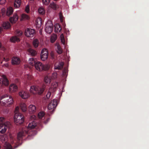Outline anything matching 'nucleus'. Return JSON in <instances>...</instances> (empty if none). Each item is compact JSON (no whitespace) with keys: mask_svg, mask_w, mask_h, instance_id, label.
Here are the masks:
<instances>
[{"mask_svg":"<svg viewBox=\"0 0 149 149\" xmlns=\"http://www.w3.org/2000/svg\"><path fill=\"white\" fill-rule=\"evenodd\" d=\"M36 126L37 124L34 121L30 123L27 127L23 128L18 133L17 135L18 140H21L26 136L29 139L31 138L30 137L35 135L37 133V131L34 129V128H37Z\"/></svg>","mask_w":149,"mask_h":149,"instance_id":"nucleus-1","label":"nucleus"},{"mask_svg":"<svg viewBox=\"0 0 149 149\" xmlns=\"http://www.w3.org/2000/svg\"><path fill=\"white\" fill-rule=\"evenodd\" d=\"M10 124V123L7 121L4 118L0 117V133L2 134L4 133L7 128L9 127Z\"/></svg>","mask_w":149,"mask_h":149,"instance_id":"nucleus-2","label":"nucleus"},{"mask_svg":"<svg viewBox=\"0 0 149 149\" xmlns=\"http://www.w3.org/2000/svg\"><path fill=\"white\" fill-rule=\"evenodd\" d=\"M0 101L1 102H2L6 106H9L13 102L12 97L7 94L1 96L0 98Z\"/></svg>","mask_w":149,"mask_h":149,"instance_id":"nucleus-3","label":"nucleus"},{"mask_svg":"<svg viewBox=\"0 0 149 149\" xmlns=\"http://www.w3.org/2000/svg\"><path fill=\"white\" fill-rule=\"evenodd\" d=\"M45 87V85H43L41 87L36 86H32L30 87V91L31 93L33 94H38L40 95L44 91Z\"/></svg>","mask_w":149,"mask_h":149,"instance_id":"nucleus-4","label":"nucleus"},{"mask_svg":"<svg viewBox=\"0 0 149 149\" xmlns=\"http://www.w3.org/2000/svg\"><path fill=\"white\" fill-rule=\"evenodd\" d=\"M15 123L16 125H20L24 121V116L20 113H15L14 116Z\"/></svg>","mask_w":149,"mask_h":149,"instance_id":"nucleus-5","label":"nucleus"},{"mask_svg":"<svg viewBox=\"0 0 149 149\" xmlns=\"http://www.w3.org/2000/svg\"><path fill=\"white\" fill-rule=\"evenodd\" d=\"M53 25L51 22L48 21L45 25V31L47 33H51L53 30Z\"/></svg>","mask_w":149,"mask_h":149,"instance_id":"nucleus-6","label":"nucleus"},{"mask_svg":"<svg viewBox=\"0 0 149 149\" xmlns=\"http://www.w3.org/2000/svg\"><path fill=\"white\" fill-rule=\"evenodd\" d=\"M35 68L38 70L41 71L42 70H47L48 69L45 67L39 61H37L35 64Z\"/></svg>","mask_w":149,"mask_h":149,"instance_id":"nucleus-7","label":"nucleus"},{"mask_svg":"<svg viewBox=\"0 0 149 149\" xmlns=\"http://www.w3.org/2000/svg\"><path fill=\"white\" fill-rule=\"evenodd\" d=\"M3 78L0 79V88L3 85L8 86L9 84L8 80L5 75H3Z\"/></svg>","mask_w":149,"mask_h":149,"instance_id":"nucleus-8","label":"nucleus"},{"mask_svg":"<svg viewBox=\"0 0 149 149\" xmlns=\"http://www.w3.org/2000/svg\"><path fill=\"white\" fill-rule=\"evenodd\" d=\"M48 56V51L47 49H44L41 51L40 58L43 61H45L47 59Z\"/></svg>","mask_w":149,"mask_h":149,"instance_id":"nucleus-9","label":"nucleus"},{"mask_svg":"<svg viewBox=\"0 0 149 149\" xmlns=\"http://www.w3.org/2000/svg\"><path fill=\"white\" fill-rule=\"evenodd\" d=\"M25 34L28 37H32L35 34V31L34 29L28 28L25 30Z\"/></svg>","mask_w":149,"mask_h":149,"instance_id":"nucleus-10","label":"nucleus"},{"mask_svg":"<svg viewBox=\"0 0 149 149\" xmlns=\"http://www.w3.org/2000/svg\"><path fill=\"white\" fill-rule=\"evenodd\" d=\"M57 105V101L56 100H53L49 104L48 108L49 110H51L55 108Z\"/></svg>","mask_w":149,"mask_h":149,"instance_id":"nucleus-11","label":"nucleus"},{"mask_svg":"<svg viewBox=\"0 0 149 149\" xmlns=\"http://www.w3.org/2000/svg\"><path fill=\"white\" fill-rule=\"evenodd\" d=\"M19 95L23 99L27 98L29 96V93L23 91H20Z\"/></svg>","mask_w":149,"mask_h":149,"instance_id":"nucleus-12","label":"nucleus"},{"mask_svg":"<svg viewBox=\"0 0 149 149\" xmlns=\"http://www.w3.org/2000/svg\"><path fill=\"white\" fill-rule=\"evenodd\" d=\"M18 19V17L17 15L16 14H14L13 17L10 18L9 21L11 23L13 24L15 23Z\"/></svg>","mask_w":149,"mask_h":149,"instance_id":"nucleus-13","label":"nucleus"},{"mask_svg":"<svg viewBox=\"0 0 149 149\" xmlns=\"http://www.w3.org/2000/svg\"><path fill=\"white\" fill-rule=\"evenodd\" d=\"M36 106L33 105H30L28 108V110L29 113H34L36 111Z\"/></svg>","mask_w":149,"mask_h":149,"instance_id":"nucleus-14","label":"nucleus"},{"mask_svg":"<svg viewBox=\"0 0 149 149\" xmlns=\"http://www.w3.org/2000/svg\"><path fill=\"white\" fill-rule=\"evenodd\" d=\"M64 63L61 62L58 63H56L55 64L54 69L55 70H61L63 67Z\"/></svg>","mask_w":149,"mask_h":149,"instance_id":"nucleus-15","label":"nucleus"},{"mask_svg":"<svg viewBox=\"0 0 149 149\" xmlns=\"http://www.w3.org/2000/svg\"><path fill=\"white\" fill-rule=\"evenodd\" d=\"M20 62V59L16 57H13L12 58V63L13 65L19 64Z\"/></svg>","mask_w":149,"mask_h":149,"instance_id":"nucleus-16","label":"nucleus"},{"mask_svg":"<svg viewBox=\"0 0 149 149\" xmlns=\"http://www.w3.org/2000/svg\"><path fill=\"white\" fill-rule=\"evenodd\" d=\"M17 86L14 84H11L9 86V90L10 92H15L17 90Z\"/></svg>","mask_w":149,"mask_h":149,"instance_id":"nucleus-17","label":"nucleus"},{"mask_svg":"<svg viewBox=\"0 0 149 149\" xmlns=\"http://www.w3.org/2000/svg\"><path fill=\"white\" fill-rule=\"evenodd\" d=\"M62 28L61 25L58 24H56L54 25V31L56 33H59L61 32Z\"/></svg>","mask_w":149,"mask_h":149,"instance_id":"nucleus-18","label":"nucleus"},{"mask_svg":"<svg viewBox=\"0 0 149 149\" xmlns=\"http://www.w3.org/2000/svg\"><path fill=\"white\" fill-rule=\"evenodd\" d=\"M21 4V0H15L14 6L15 8H17L19 7Z\"/></svg>","mask_w":149,"mask_h":149,"instance_id":"nucleus-19","label":"nucleus"},{"mask_svg":"<svg viewBox=\"0 0 149 149\" xmlns=\"http://www.w3.org/2000/svg\"><path fill=\"white\" fill-rule=\"evenodd\" d=\"M10 40L11 42H19L20 41L19 38L17 36H13L10 39Z\"/></svg>","mask_w":149,"mask_h":149,"instance_id":"nucleus-20","label":"nucleus"},{"mask_svg":"<svg viewBox=\"0 0 149 149\" xmlns=\"http://www.w3.org/2000/svg\"><path fill=\"white\" fill-rule=\"evenodd\" d=\"M36 24L37 27H40L42 24V20L40 18H38L36 21Z\"/></svg>","mask_w":149,"mask_h":149,"instance_id":"nucleus-21","label":"nucleus"},{"mask_svg":"<svg viewBox=\"0 0 149 149\" xmlns=\"http://www.w3.org/2000/svg\"><path fill=\"white\" fill-rule=\"evenodd\" d=\"M29 54L31 55L32 56H35L37 54L36 52L34 50L31 48H29L28 50Z\"/></svg>","mask_w":149,"mask_h":149,"instance_id":"nucleus-22","label":"nucleus"},{"mask_svg":"<svg viewBox=\"0 0 149 149\" xmlns=\"http://www.w3.org/2000/svg\"><path fill=\"white\" fill-rule=\"evenodd\" d=\"M13 12V8L12 7L8 8L7 10L6 15L8 16H10L12 14Z\"/></svg>","mask_w":149,"mask_h":149,"instance_id":"nucleus-23","label":"nucleus"},{"mask_svg":"<svg viewBox=\"0 0 149 149\" xmlns=\"http://www.w3.org/2000/svg\"><path fill=\"white\" fill-rule=\"evenodd\" d=\"M39 44V40L36 39H34L33 42V44L34 47L35 48H37L38 47Z\"/></svg>","mask_w":149,"mask_h":149,"instance_id":"nucleus-24","label":"nucleus"},{"mask_svg":"<svg viewBox=\"0 0 149 149\" xmlns=\"http://www.w3.org/2000/svg\"><path fill=\"white\" fill-rule=\"evenodd\" d=\"M21 109L23 112H25L27 110L26 104L24 103H21L20 105Z\"/></svg>","mask_w":149,"mask_h":149,"instance_id":"nucleus-25","label":"nucleus"},{"mask_svg":"<svg viewBox=\"0 0 149 149\" xmlns=\"http://www.w3.org/2000/svg\"><path fill=\"white\" fill-rule=\"evenodd\" d=\"M3 27L5 29H8L10 28V25L9 22H5L3 24Z\"/></svg>","mask_w":149,"mask_h":149,"instance_id":"nucleus-26","label":"nucleus"},{"mask_svg":"<svg viewBox=\"0 0 149 149\" xmlns=\"http://www.w3.org/2000/svg\"><path fill=\"white\" fill-rule=\"evenodd\" d=\"M50 6L54 10H56L58 8V6L53 2L50 3Z\"/></svg>","mask_w":149,"mask_h":149,"instance_id":"nucleus-27","label":"nucleus"},{"mask_svg":"<svg viewBox=\"0 0 149 149\" xmlns=\"http://www.w3.org/2000/svg\"><path fill=\"white\" fill-rule=\"evenodd\" d=\"M4 146L5 147V149H13V146L9 143L6 142L4 144Z\"/></svg>","mask_w":149,"mask_h":149,"instance_id":"nucleus-28","label":"nucleus"},{"mask_svg":"<svg viewBox=\"0 0 149 149\" xmlns=\"http://www.w3.org/2000/svg\"><path fill=\"white\" fill-rule=\"evenodd\" d=\"M36 62V61L33 58H30L29 63L32 66H34Z\"/></svg>","mask_w":149,"mask_h":149,"instance_id":"nucleus-29","label":"nucleus"},{"mask_svg":"<svg viewBox=\"0 0 149 149\" xmlns=\"http://www.w3.org/2000/svg\"><path fill=\"white\" fill-rule=\"evenodd\" d=\"M29 18V16L26 14H23L22 15V19L23 20H28Z\"/></svg>","mask_w":149,"mask_h":149,"instance_id":"nucleus-30","label":"nucleus"},{"mask_svg":"<svg viewBox=\"0 0 149 149\" xmlns=\"http://www.w3.org/2000/svg\"><path fill=\"white\" fill-rule=\"evenodd\" d=\"M57 38V36L54 35L51 36V38L50 41L51 42L53 43L56 40Z\"/></svg>","mask_w":149,"mask_h":149,"instance_id":"nucleus-31","label":"nucleus"},{"mask_svg":"<svg viewBox=\"0 0 149 149\" xmlns=\"http://www.w3.org/2000/svg\"><path fill=\"white\" fill-rule=\"evenodd\" d=\"M57 52L59 54H61L62 53L63 50L61 46L59 45L57 46Z\"/></svg>","mask_w":149,"mask_h":149,"instance_id":"nucleus-32","label":"nucleus"},{"mask_svg":"<svg viewBox=\"0 0 149 149\" xmlns=\"http://www.w3.org/2000/svg\"><path fill=\"white\" fill-rule=\"evenodd\" d=\"M39 13L41 15H43L45 14V11L44 8H40L38 10Z\"/></svg>","mask_w":149,"mask_h":149,"instance_id":"nucleus-33","label":"nucleus"},{"mask_svg":"<svg viewBox=\"0 0 149 149\" xmlns=\"http://www.w3.org/2000/svg\"><path fill=\"white\" fill-rule=\"evenodd\" d=\"M60 39L61 42L63 45H64L65 44V40L63 33L61 34L60 36Z\"/></svg>","mask_w":149,"mask_h":149,"instance_id":"nucleus-34","label":"nucleus"},{"mask_svg":"<svg viewBox=\"0 0 149 149\" xmlns=\"http://www.w3.org/2000/svg\"><path fill=\"white\" fill-rule=\"evenodd\" d=\"M45 114L44 112L41 111L38 113V116L39 118H42L44 116Z\"/></svg>","mask_w":149,"mask_h":149,"instance_id":"nucleus-35","label":"nucleus"},{"mask_svg":"<svg viewBox=\"0 0 149 149\" xmlns=\"http://www.w3.org/2000/svg\"><path fill=\"white\" fill-rule=\"evenodd\" d=\"M44 81L46 83H49L50 82L49 79L48 78V77H45L44 79Z\"/></svg>","mask_w":149,"mask_h":149,"instance_id":"nucleus-36","label":"nucleus"},{"mask_svg":"<svg viewBox=\"0 0 149 149\" xmlns=\"http://www.w3.org/2000/svg\"><path fill=\"white\" fill-rule=\"evenodd\" d=\"M60 21L61 22H63V16L62 13L61 12H60L59 14Z\"/></svg>","mask_w":149,"mask_h":149,"instance_id":"nucleus-37","label":"nucleus"},{"mask_svg":"<svg viewBox=\"0 0 149 149\" xmlns=\"http://www.w3.org/2000/svg\"><path fill=\"white\" fill-rule=\"evenodd\" d=\"M23 34L22 32L20 31H17V32L16 35L18 37H19L22 36Z\"/></svg>","mask_w":149,"mask_h":149,"instance_id":"nucleus-38","label":"nucleus"},{"mask_svg":"<svg viewBox=\"0 0 149 149\" xmlns=\"http://www.w3.org/2000/svg\"><path fill=\"white\" fill-rule=\"evenodd\" d=\"M49 0H42V2L44 4L47 5L49 3Z\"/></svg>","mask_w":149,"mask_h":149,"instance_id":"nucleus-39","label":"nucleus"},{"mask_svg":"<svg viewBox=\"0 0 149 149\" xmlns=\"http://www.w3.org/2000/svg\"><path fill=\"white\" fill-rule=\"evenodd\" d=\"M25 10L26 12L28 13L30 11V7L29 5H27L25 8Z\"/></svg>","mask_w":149,"mask_h":149,"instance_id":"nucleus-40","label":"nucleus"},{"mask_svg":"<svg viewBox=\"0 0 149 149\" xmlns=\"http://www.w3.org/2000/svg\"><path fill=\"white\" fill-rule=\"evenodd\" d=\"M51 95V93L50 92H48L46 95V97L47 99H49Z\"/></svg>","mask_w":149,"mask_h":149,"instance_id":"nucleus-41","label":"nucleus"},{"mask_svg":"<svg viewBox=\"0 0 149 149\" xmlns=\"http://www.w3.org/2000/svg\"><path fill=\"white\" fill-rule=\"evenodd\" d=\"M54 88H56L58 86V84L56 82H54L52 84Z\"/></svg>","mask_w":149,"mask_h":149,"instance_id":"nucleus-42","label":"nucleus"},{"mask_svg":"<svg viewBox=\"0 0 149 149\" xmlns=\"http://www.w3.org/2000/svg\"><path fill=\"white\" fill-rule=\"evenodd\" d=\"M6 10L5 9H2L1 10V13L2 15H4L5 13Z\"/></svg>","mask_w":149,"mask_h":149,"instance_id":"nucleus-43","label":"nucleus"},{"mask_svg":"<svg viewBox=\"0 0 149 149\" xmlns=\"http://www.w3.org/2000/svg\"><path fill=\"white\" fill-rule=\"evenodd\" d=\"M50 120L49 118H48L46 120H45L44 121V123L45 124H47L48 122H49Z\"/></svg>","mask_w":149,"mask_h":149,"instance_id":"nucleus-44","label":"nucleus"},{"mask_svg":"<svg viewBox=\"0 0 149 149\" xmlns=\"http://www.w3.org/2000/svg\"><path fill=\"white\" fill-rule=\"evenodd\" d=\"M4 60L6 62H7L9 61V58H3Z\"/></svg>","mask_w":149,"mask_h":149,"instance_id":"nucleus-45","label":"nucleus"},{"mask_svg":"<svg viewBox=\"0 0 149 149\" xmlns=\"http://www.w3.org/2000/svg\"><path fill=\"white\" fill-rule=\"evenodd\" d=\"M19 108L18 107H17L15 108V113H17V112H18V110L19 109Z\"/></svg>","mask_w":149,"mask_h":149,"instance_id":"nucleus-46","label":"nucleus"},{"mask_svg":"<svg viewBox=\"0 0 149 149\" xmlns=\"http://www.w3.org/2000/svg\"><path fill=\"white\" fill-rule=\"evenodd\" d=\"M2 30V28L1 27H0V33L1 32Z\"/></svg>","mask_w":149,"mask_h":149,"instance_id":"nucleus-47","label":"nucleus"},{"mask_svg":"<svg viewBox=\"0 0 149 149\" xmlns=\"http://www.w3.org/2000/svg\"><path fill=\"white\" fill-rule=\"evenodd\" d=\"M5 0H0V3L1 4H2L3 2H1V1H4Z\"/></svg>","mask_w":149,"mask_h":149,"instance_id":"nucleus-48","label":"nucleus"},{"mask_svg":"<svg viewBox=\"0 0 149 149\" xmlns=\"http://www.w3.org/2000/svg\"><path fill=\"white\" fill-rule=\"evenodd\" d=\"M4 65L6 67L8 66V63H6L4 64Z\"/></svg>","mask_w":149,"mask_h":149,"instance_id":"nucleus-49","label":"nucleus"},{"mask_svg":"<svg viewBox=\"0 0 149 149\" xmlns=\"http://www.w3.org/2000/svg\"><path fill=\"white\" fill-rule=\"evenodd\" d=\"M18 146V145L17 146L16 145V146L14 145V146H14V148H16Z\"/></svg>","mask_w":149,"mask_h":149,"instance_id":"nucleus-50","label":"nucleus"},{"mask_svg":"<svg viewBox=\"0 0 149 149\" xmlns=\"http://www.w3.org/2000/svg\"><path fill=\"white\" fill-rule=\"evenodd\" d=\"M66 72L65 70H64L63 71V74L64 75V74H66Z\"/></svg>","mask_w":149,"mask_h":149,"instance_id":"nucleus-51","label":"nucleus"},{"mask_svg":"<svg viewBox=\"0 0 149 149\" xmlns=\"http://www.w3.org/2000/svg\"><path fill=\"white\" fill-rule=\"evenodd\" d=\"M2 46V44L1 43V42H0V48H1V47Z\"/></svg>","mask_w":149,"mask_h":149,"instance_id":"nucleus-52","label":"nucleus"},{"mask_svg":"<svg viewBox=\"0 0 149 149\" xmlns=\"http://www.w3.org/2000/svg\"><path fill=\"white\" fill-rule=\"evenodd\" d=\"M27 77H30V75H27Z\"/></svg>","mask_w":149,"mask_h":149,"instance_id":"nucleus-53","label":"nucleus"},{"mask_svg":"<svg viewBox=\"0 0 149 149\" xmlns=\"http://www.w3.org/2000/svg\"><path fill=\"white\" fill-rule=\"evenodd\" d=\"M28 78V79H30V77Z\"/></svg>","mask_w":149,"mask_h":149,"instance_id":"nucleus-54","label":"nucleus"}]
</instances>
